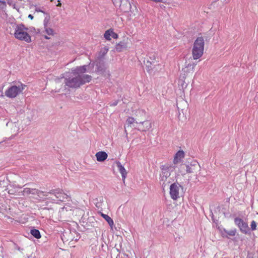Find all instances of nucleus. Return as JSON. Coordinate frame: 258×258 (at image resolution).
I'll return each mask as SVG.
<instances>
[{"mask_svg":"<svg viewBox=\"0 0 258 258\" xmlns=\"http://www.w3.org/2000/svg\"><path fill=\"white\" fill-rule=\"evenodd\" d=\"M200 169V165L197 161H193L189 165H186L187 173H197Z\"/></svg>","mask_w":258,"mask_h":258,"instance_id":"10","label":"nucleus"},{"mask_svg":"<svg viewBox=\"0 0 258 258\" xmlns=\"http://www.w3.org/2000/svg\"><path fill=\"white\" fill-rule=\"evenodd\" d=\"M13 31L11 30L10 33L13 35L15 38L27 43L31 42V37L28 33V29L23 24H15L13 25Z\"/></svg>","mask_w":258,"mask_h":258,"instance_id":"2","label":"nucleus"},{"mask_svg":"<svg viewBox=\"0 0 258 258\" xmlns=\"http://www.w3.org/2000/svg\"><path fill=\"white\" fill-rule=\"evenodd\" d=\"M186 165L184 164H182L180 165V166L178 167V174H181L182 175H184L186 174Z\"/></svg>","mask_w":258,"mask_h":258,"instance_id":"18","label":"nucleus"},{"mask_svg":"<svg viewBox=\"0 0 258 258\" xmlns=\"http://www.w3.org/2000/svg\"><path fill=\"white\" fill-rule=\"evenodd\" d=\"M250 228H251V229L252 231L256 230V222L254 221H252L251 222Z\"/></svg>","mask_w":258,"mask_h":258,"instance_id":"25","label":"nucleus"},{"mask_svg":"<svg viewBox=\"0 0 258 258\" xmlns=\"http://www.w3.org/2000/svg\"><path fill=\"white\" fill-rule=\"evenodd\" d=\"M181 186L177 183H173L170 186V195L172 199L176 200L179 198V188Z\"/></svg>","mask_w":258,"mask_h":258,"instance_id":"8","label":"nucleus"},{"mask_svg":"<svg viewBox=\"0 0 258 258\" xmlns=\"http://www.w3.org/2000/svg\"><path fill=\"white\" fill-rule=\"evenodd\" d=\"M103 36L105 39L108 41H110L111 38L116 39L118 37V34L114 32L113 29L112 28L105 31Z\"/></svg>","mask_w":258,"mask_h":258,"instance_id":"12","label":"nucleus"},{"mask_svg":"<svg viewBox=\"0 0 258 258\" xmlns=\"http://www.w3.org/2000/svg\"><path fill=\"white\" fill-rule=\"evenodd\" d=\"M126 122L128 126H132V125L135 123H137L136 119L133 117H128L127 118Z\"/></svg>","mask_w":258,"mask_h":258,"instance_id":"20","label":"nucleus"},{"mask_svg":"<svg viewBox=\"0 0 258 258\" xmlns=\"http://www.w3.org/2000/svg\"><path fill=\"white\" fill-rule=\"evenodd\" d=\"M113 5L118 7L123 13H129L131 11V5L129 0H111Z\"/></svg>","mask_w":258,"mask_h":258,"instance_id":"6","label":"nucleus"},{"mask_svg":"<svg viewBox=\"0 0 258 258\" xmlns=\"http://www.w3.org/2000/svg\"><path fill=\"white\" fill-rule=\"evenodd\" d=\"M36 11H37V12H42L43 13V11H41V10H40L39 9H38V10L36 9Z\"/></svg>","mask_w":258,"mask_h":258,"instance_id":"29","label":"nucleus"},{"mask_svg":"<svg viewBox=\"0 0 258 258\" xmlns=\"http://www.w3.org/2000/svg\"><path fill=\"white\" fill-rule=\"evenodd\" d=\"M96 157L98 161H103L106 160L108 157L106 152L103 151L98 152L96 154Z\"/></svg>","mask_w":258,"mask_h":258,"instance_id":"15","label":"nucleus"},{"mask_svg":"<svg viewBox=\"0 0 258 258\" xmlns=\"http://www.w3.org/2000/svg\"><path fill=\"white\" fill-rule=\"evenodd\" d=\"M184 157V153L182 150L178 151L175 155L173 160L174 164H177L180 162Z\"/></svg>","mask_w":258,"mask_h":258,"instance_id":"13","label":"nucleus"},{"mask_svg":"<svg viewBox=\"0 0 258 258\" xmlns=\"http://www.w3.org/2000/svg\"><path fill=\"white\" fill-rule=\"evenodd\" d=\"M29 190V189H25V192H28Z\"/></svg>","mask_w":258,"mask_h":258,"instance_id":"30","label":"nucleus"},{"mask_svg":"<svg viewBox=\"0 0 258 258\" xmlns=\"http://www.w3.org/2000/svg\"><path fill=\"white\" fill-rule=\"evenodd\" d=\"M205 37L200 34L194 42L191 54L194 60L200 58L204 54L205 49Z\"/></svg>","mask_w":258,"mask_h":258,"instance_id":"3","label":"nucleus"},{"mask_svg":"<svg viewBox=\"0 0 258 258\" xmlns=\"http://www.w3.org/2000/svg\"><path fill=\"white\" fill-rule=\"evenodd\" d=\"M129 41H130V39L128 37H123L121 41L116 44V50L117 52H121L123 49L127 48L128 47Z\"/></svg>","mask_w":258,"mask_h":258,"instance_id":"11","label":"nucleus"},{"mask_svg":"<svg viewBox=\"0 0 258 258\" xmlns=\"http://www.w3.org/2000/svg\"><path fill=\"white\" fill-rule=\"evenodd\" d=\"M139 115H140V116H145V112L142 110H138L136 111V115L137 117H139Z\"/></svg>","mask_w":258,"mask_h":258,"instance_id":"22","label":"nucleus"},{"mask_svg":"<svg viewBox=\"0 0 258 258\" xmlns=\"http://www.w3.org/2000/svg\"><path fill=\"white\" fill-rule=\"evenodd\" d=\"M234 222L239 228L240 231L244 234H247L249 230L248 224L245 222L242 219L236 218L234 219Z\"/></svg>","mask_w":258,"mask_h":258,"instance_id":"9","label":"nucleus"},{"mask_svg":"<svg viewBox=\"0 0 258 258\" xmlns=\"http://www.w3.org/2000/svg\"><path fill=\"white\" fill-rule=\"evenodd\" d=\"M88 66H83L77 67L74 70V75L75 76L72 78H69L66 84L72 88L79 87L86 83H89L92 80V77L88 75H84L87 71Z\"/></svg>","mask_w":258,"mask_h":258,"instance_id":"1","label":"nucleus"},{"mask_svg":"<svg viewBox=\"0 0 258 258\" xmlns=\"http://www.w3.org/2000/svg\"><path fill=\"white\" fill-rule=\"evenodd\" d=\"M44 32L47 34V35L44 36L45 38L47 39H50V36H53L54 34L53 30L49 27H46Z\"/></svg>","mask_w":258,"mask_h":258,"instance_id":"17","label":"nucleus"},{"mask_svg":"<svg viewBox=\"0 0 258 258\" xmlns=\"http://www.w3.org/2000/svg\"><path fill=\"white\" fill-rule=\"evenodd\" d=\"M224 231L230 236H234L236 233V230L235 229H232L230 230H227L226 229H224Z\"/></svg>","mask_w":258,"mask_h":258,"instance_id":"21","label":"nucleus"},{"mask_svg":"<svg viewBox=\"0 0 258 258\" xmlns=\"http://www.w3.org/2000/svg\"><path fill=\"white\" fill-rule=\"evenodd\" d=\"M146 67L148 73L151 75H155L156 72H158L161 69V64L147 60L146 63Z\"/></svg>","mask_w":258,"mask_h":258,"instance_id":"7","label":"nucleus"},{"mask_svg":"<svg viewBox=\"0 0 258 258\" xmlns=\"http://www.w3.org/2000/svg\"><path fill=\"white\" fill-rule=\"evenodd\" d=\"M140 123H141L142 124H143V123H145V122H144V121H142V122H141Z\"/></svg>","mask_w":258,"mask_h":258,"instance_id":"31","label":"nucleus"},{"mask_svg":"<svg viewBox=\"0 0 258 258\" xmlns=\"http://www.w3.org/2000/svg\"><path fill=\"white\" fill-rule=\"evenodd\" d=\"M28 18H30L31 20H32L33 19V16L32 15L30 14L28 16Z\"/></svg>","mask_w":258,"mask_h":258,"instance_id":"28","label":"nucleus"},{"mask_svg":"<svg viewBox=\"0 0 258 258\" xmlns=\"http://www.w3.org/2000/svg\"><path fill=\"white\" fill-rule=\"evenodd\" d=\"M101 216L107 221L109 226L112 228L114 225L113 220L107 215L101 213Z\"/></svg>","mask_w":258,"mask_h":258,"instance_id":"16","label":"nucleus"},{"mask_svg":"<svg viewBox=\"0 0 258 258\" xmlns=\"http://www.w3.org/2000/svg\"><path fill=\"white\" fill-rule=\"evenodd\" d=\"M7 7L6 2L5 1H1L0 0V9H5Z\"/></svg>","mask_w":258,"mask_h":258,"instance_id":"23","label":"nucleus"},{"mask_svg":"<svg viewBox=\"0 0 258 258\" xmlns=\"http://www.w3.org/2000/svg\"><path fill=\"white\" fill-rule=\"evenodd\" d=\"M59 200V201H63V199H62V200H61V199H60V198Z\"/></svg>","mask_w":258,"mask_h":258,"instance_id":"32","label":"nucleus"},{"mask_svg":"<svg viewBox=\"0 0 258 258\" xmlns=\"http://www.w3.org/2000/svg\"><path fill=\"white\" fill-rule=\"evenodd\" d=\"M196 65V64H195V63L188 64L187 66V67H191V71L192 72H193L194 71V69H195Z\"/></svg>","mask_w":258,"mask_h":258,"instance_id":"26","label":"nucleus"},{"mask_svg":"<svg viewBox=\"0 0 258 258\" xmlns=\"http://www.w3.org/2000/svg\"><path fill=\"white\" fill-rule=\"evenodd\" d=\"M30 233L36 238L39 239L41 237L39 231L36 229H32L30 231Z\"/></svg>","mask_w":258,"mask_h":258,"instance_id":"19","label":"nucleus"},{"mask_svg":"<svg viewBox=\"0 0 258 258\" xmlns=\"http://www.w3.org/2000/svg\"><path fill=\"white\" fill-rule=\"evenodd\" d=\"M57 4L56 5V6L57 7H59V6H61V3H60V2L59 1H57Z\"/></svg>","mask_w":258,"mask_h":258,"instance_id":"27","label":"nucleus"},{"mask_svg":"<svg viewBox=\"0 0 258 258\" xmlns=\"http://www.w3.org/2000/svg\"><path fill=\"white\" fill-rule=\"evenodd\" d=\"M66 200H67V201H68V203H66V205L68 204L69 206L71 207L72 206V204H73L72 201L71 199V197L66 195Z\"/></svg>","mask_w":258,"mask_h":258,"instance_id":"24","label":"nucleus"},{"mask_svg":"<svg viewBox=\"0 0 258 258\" xmlns=\"http://www.w3.org/2000/svg\"><path fill=\"white\" fill-rule=\"evenodd\" d=\"M116 165L119 172L121 174L123 182L124 183L127 172H126L124 167L121 165V164L119 162H117L116 163Z\"/></svg>","mask_w":258,"mask_h":258,"instance_id":"14","label":"nucleus"},{"mask_svg":"<svg viewBox=\"0 0 258 258\" xmlns=\"http://www.w3.org/2000/svg\"><path fill=\"white\" fill-rule=\"evenodd\" d=\"M26 87V85L21 83L12 85L5 91V95L7 97L14 98L21 93Z\"/></svg>","mask_w":258,"mask_h":258,"instance_id":"5","label":"nucleus"},{"mask_svg":"<svg viewBox=\"0 0 258 258\" xmlns=\"http://www.w3.org/2000/svg\"><path fill=\"white\" fill-rule=\"evenodd\" d=\"M161 172L160 174V180L163 184H166L170 182L169 177L171 173L175 169V166L173 165L166 164L163 165L161 168Z\"/></svg>","mask_w":258,"mask_h":258,"instance_id":"4","label":"nucleus"}]
</instances>
